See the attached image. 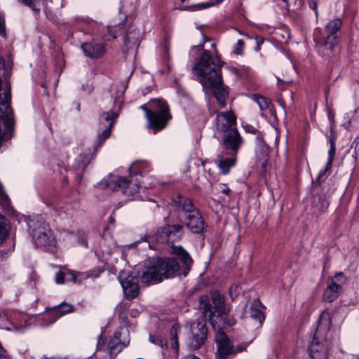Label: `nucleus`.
Returning a JSON list of instances; mask_svg holds the SVG:
<instances>
[{"label":"nucleus","mask_w":359,"mask_h":359,"mask_svg":"<svg viewBox=\"0 0 359 359\" xmlns=\"http://www.w3.org/2000/svg\"><path fill=\"white\" fill-rule=\"evenodd\" d=\"M218 58H214L208 52L203 50L198 60L193 67L203 90H210L215 97L220 107L226 104L229 92L222 82L221 69L217 67Z\"/></svg>","instance_id":"1"},{"label":"nucleus","mask_w":359,"mask_h":359,"mask_svg":"<svg viewBox=\"0 0 359 359\" xmlns=\"http://www.w3.org/2000/svg\"><path fill=\"white\" fill-rule=\"evenodd\" d=\"M179 269V264L175 259L149 257L144 262L142 271L138 272V276L143 283L156 284L164 278L173 277Z\"/></svg>","instance_id":"2"},{"label":"nucleus","mask_w":359,"mask_h":359,"mask_svg":"<svg viewBox=\"0 0 359 359\" xmlns=\"http://www.w3.org/2000/svg\"><path fill=\"white\" fill-rule=\"evenodd\" d=\"M331 325L329 313L326 311L323 312L309 346V355L312 359H329L332 348L330 333Z\"/></svg>","instance_id":"3"},{"label":"nucleus","mask_w":359,"mask_h":359,"mask_svg":"<svg viewBox=\"0 0 359 359\" xmlns=\"http://www.w3.org/2000/svg\"><path fill=\"white\" fill-rule=\"evenodd\" d=\"M149 109L145 105L140 106V109L145 113L147 120V128L151 129L154 134L165 128L170 120L172 114L167 102L161 99L151 100Z\"/></svg>","instance_id":"4"},{"label":"nucleus","mask_w":359,"mask_h":359,"mask_svg":"<svg viewBox=\"0 0 359 359\" xmlns=\"http://www.w3.org/2000/svg\"><path fill=\"white\" fill-rule=\"evenodd\" d=\"M140 182L137 179L130 177H122L114 175H109L97 184L101 189L111 190H120L126 196H132L136 194L140 189Z\"/></svg>","instance_id":"5"},{"label":"nucleus","mask_w":359,"mask_h":359,"mask_svg":"<svg viewBox=\"0 0 359 359\" xmlns=\"http://www.w3.org/2000/svg\"><path fill=\"white\" fill-rule=\"evenodd\" d=\"M10 99L9 92L0 95V140L11 139L13 133V120L8 111Z\"/></svg>","instance_id":"6"},{"label":"nucleus","mask_w":359,"mask_h":359,"mask_svg":"<svg viewBox=\"0 0 359 359\" xmlns=\"http://www.w3.org/2000/svg\"><path fill=\"white\" fill-rule=\"evenodd\" d=\"M212 303L205 304L203 306V313L206 318L210 320L215 316L224 320L229 311L224 306V297L217 292H215L211 295Z\"/></svg>","instance_id":"7"},{"label":"nucleus","mask_w":359,"mask_h":359,"mask_svg":"<svg viewBox=\"0 0 359 359\" xmlns=\"http://www.w3.org/2000/svg\"><path fill=\"white\" fill-rule=\"evenodd\" d=\"M123 100L118 102V111H107L103 113L100 118V126L103 128L102 131L97 136V147H100L104 142L110 136L111 128L114 126L116 119L118 117L121 109Z\"/></svg>","instance_id":"8"},{"label":"nucleus","mask_w":359,"mask_h":359,"mask_svg":"<svg viewBox=\"0 0 359 359\" xmlns=\"http://www.w3.org/2000/svg\"><path fill=\"white\" fill-rule=\"evenodd\" d=\"M346 278L344 273L338 272L334 277H330L327 280V285L325 290L323 299L327 302H332L342 292V287L341 284L346 282Z\"/></svg>","instance_id":"9"},{"label":"nucleus","mask_w":359,"mask_h":359,"mask_svg":"<svg viewBox=\"0 0 359 359\" xmlns=\"http://www.w3.org/2000/svg\"><path fill=\"white\" fill-rule=\"evenodd\" d=\"M26 223L28 233L32 237L34 243H43L44 241L41 240V236L49 227L43 218L39 215L29 217L26 220Z\"/></svg>","instance_id":"10"},{"label":"nucleus","mask_w":359,"mask_h":359,"mask_svg":"<svg viewBox=\"0 0 359 359\" xmlns=\"http://www.w3.org/2000/svg\"><path fill=\"white\" fill-rule=\"evenodd\" d=\"M183 231L184 226L182 224H167L155 234V240L161 243H172L181 238Z\"/></svg>","instance_id":"11"},{"label":"nucleus","mask_w":359,"mask_h":359,"mask_svg":"<svg viewBox=\"0 0 359 359\" xmlns=\"http://www.w3.org/2000/svg\"><path fill=\"white\" fill-rule=\"evenodd\" d=\"M129 332L126 327H120L110 339L108 349L110 359H114L116 355L121 351L123 347L129 344Z\"/></svg>","instance_id":"12"},{"label":"nucleus","mask_w":359,"mask_h":359,"mask_svg":"<svg viewBox=\"0 0 359 359\" xmlns=\"http://www.w3.org/2000/svg\"><path fill=\"white\" fill-rule=\"evenodd\" d=\"M190 330L191 337L189 339V346L193 350L198 349L207 339L208 328L205 323L201 320L191 323Z\"/></svg>","instance_id":"13"},{"label":"nucleus","mask_w":359,"mask_h":359,"mask_svg":"<svg viewBox=\"0 0 359 359\" xmlns=\"http://www.w3.org/2000/svg\"><path fill=\"white\" fill-rule=\"evenodd\" d=\"M236 119L232 111L217 112L214 121L216 131L222 134L237 128Z\"/></svg>","instance_id":"14"},{"label":"nucleus","mask_w":359,"mask_h":359,"mask_svg":"<svg viewBox=\"0 0 359 359\" xmlns=\"http://www.w3.org/2000/svg\"><path fill=\"white\" fill-rule=\"evenodd\" d=\"M124 294L128 299H133L139 294V278L137 276L129 274L127 271H121L118 276Z\"/></svg>","instance_id":"15"},{"label":"nucleus","mask_w":359,"mask_h":359,"mask_svg":"<svg viewBox=\"0 0 359 359\" xmlns=\"http://www.w3.org/2000/svg\"><path fill=\"white\" fill-rule=\"evenodd\" d=\"M215 341L217 346L216 358L227 359L229 355L234 353L233 345L223 331L219 330L216 333Z\"/></svg>","instance_id":"16"},{"label":"nucleus","mask_w":359,"mask_h":359,"mask_svg":"<svg viewBox=\"0 0 359 359\" xmlns=\"http://www.w3.org/2000/svg\"><path fill=\"white\" fill-rule=\"evenodd\" d=\"M342 26V20L339 18H336L328 22L325 26L326 39L323 43L324 46L328 49H332L338 43V34Z\"/></svg>","instance_id":"17"},{"label":"nucleus","mask_w":359,"mask_h":359,"mask_svg":"<svg viewBox=\"0 0 359 359\" xmlns=\"http://www.w3.org/2000/svg\"><path fill=\"white\" fill-rule=\"evenodd\" d=\"M221 135H222V143L225 149L231 150L236 154L244 142L237 128Z\"/></svg>","instance_id":"18"},{"label":"nucleus","mask_w":359,"mask_h":359,"mask_svg":"<svg viewBox=\"0 0 359 359\" xmlns=\"http://www.w3.org/2000/svg\"><path fill=\"white\" fill-rule=\"evenodd\" d=\"M172 202L174 209L177 212L180 219L198 210L193 205L191 199L183 196L177 195L173 198Z\"/></svg>","instance_id":"19"},{"label":"nucleus","mask_w":359,"mask_h":359,"mask_svg":"<svg viewBox=\"0 0 359 359\" xmlns=\"http://www.w3.org/2000/svg\"><path fill=\"white\" fill-rule=\"evenodd\" d=\"M180 220L194 233H200L204 229V222L198 210Z\"/></svg>","instance_id":"20"},{"label":"nucleus","mask_w":359,"mask_h":359,"mask_svg":"<svg viewBox=\"0 0 359 359\" xmlns=\"http://www.w3.org/2000/svg\"><path fill=\"white\" fill-rule=\"evenodd\" d=\"M84 54L90 58L101 57L105 53V45L103 43L90 41L81 45Z\"/></svg>","instance_id":"21"},{"label":"nucleus","mask_w":359,"mask_h":359,"mask_svg":"<svg viewBox=\"0 0 359 359\" xmlns=\"http://www.w3.org/2000/svg\"><path fill=\"white\" fill-rule=\"evenodd\" d=\"M257 144L258 148L256 151V163L257 165L264 168L269 160V147L263 140L259 137H257Z\"/></svg>","instance_id":"22"},{"label":"nucleus","mask_w":359,"mask_h":359,"mask_svg":"<svg viewBox=\"0 0 359 359\" xmlns=\"http://www.w3.org/2000/svg\"><path fill=\"white\" fill-rule=\"evenodd\" d=\"M41 240L44 241V243L41 244H34L36 247L41 248L44 250L53 251L56 246V239L50 227L41 234Z\"/></svg>","instance_id":"23"},{"label":"nucleus","mask_w":359,"mask_h":359,"mask_svg":"<svg viewBox=\"0 0 359 359\" xmlns=\"http://www.w3.org/2000/svg\"><path fill=\"white\" fill-rule=\"evenodd\" d=\"M129 170L130 177L143 176L151 170V165L147 161H137L131 165Z\"/></svg>","instance_id":"24"},{"label":"nucleus","mask_w":359,"mask_h":359,"mask_svg":"<svg viewBox=\"0 0 359 359\" xmlns=\"http://www.w3.org/2000/svg\"><path fill=\"white\" fill-rule=\"evenodd\" d=\"M262 308L263 305L259 302V300L255 299L252 303L250 311V316L252 319L257 320L259 324H261L264 320V315L262 310Z\"/></svg>","instance_id":"25"},{"label":"nucleus","mask_w":359,"mask_h":359,"mask_svg":"<svg viewBox=\"0 0 359 359\" xmlns=\"http://www.w3.org/2000/svg\"><path fill=\"white\" fill-rule=\"evenodd\" d=\"M76 278V276L73 271L60 270L56 273L55 280L57 284H64L67 282H74Z\"/></svg>","instance_id":"26"},{"label":"nucleus","mask_w":359,"mask_h":359,"mask_svg":"<svg viewBox=\"0 0 359 359\" xmlns=\"http://www.w3.org/2000/svg\"><path fill=\"white\" fill-rule=\"evenodd\" d=\"M175 252L177 254L182 263L184 264L185 270H187V271L184 272V276H186L187 271L190 269L192 264V259L190 255L181 247L177 248Z\"/></svg>","instance_id":"27"},{"label":"nucleus","mask_w":359,"mask_h":359,"mask_svg":"<svg viewBox=\"0 0 359 359\" xmlns=\"http://www.w3.org/2000/svg\"><path fill=\"white\" fill-rule=\"evenodd\" d=\"M90 160L88 155H79L76 160L75 170L76 175L79 177L85 170Z\"/></svg>","instance_id":"28"},{"label":"nucleus","mask_w":359,"mask_h":359,"mask_svg":"<svg viewBox=\"0 0 359 359\" xmlns=\"http://www.w3.org/2000/svg\"><path fill=\"white\" fill-rule=\"evenodd\" d=\"M11 225L9 221L0 214V243H3L8 236Z\"/></svg>","instance_id":"29"},{"label":"nucleus","mask_w":359,"mask_h":359,"mask_svg":"<svg viewBox=\"0 0 359 359\" xmlns=\"http://www.w3.org/2000/svg\"><path fill=\"white\" fill-rule=\"evenodd\" d=\"M313 203V207L320 212H325L329 206L328 201L323 195L314 196Z\"/></svg>","instance_id":"30"},{"label":"nucleus","mask_w":359,"mask_h":359,"mask_svg":"<svg viewBox=\"0 0 359 359\" xmlns=\"http://www.w3.org/2000/svg\"><path fill=\"white\" fill-rule=\"evenodd\" d=\"M252 100L258 104L259 109L262 111L270 109L271 102L267 97L256 94L252 95Z\"/></svg>","instance_id":"31"},{"label":"nucleus","mask_w":359,"mask_h":359,"mask_svg":"<svg viewBox=\"0 0 359 359\" xmlns=\"http://www.w3.org/2000/svg\"><path fill=\"white\" fill-rule=\"evenodd\" d=\"M180 330V325L177 323H175L172 325L170 331L171 346L177 353L178 352L179 348L177 334Z\"/></svg>","instance_id":"32"},{"label":"nucleus","mask_w":359,"mask_h":359,"mask_svg":"<svg viewBox=\"0 0 359 359\" xmlns=\"http://www.w3.org/2000/svg\"><path fill=\"white\" fill-rule=\"evenodd\" d=\"M72 311L73 306L72 305L62 302L58 306L53 309V313L57 318H59Z\"/></svg>","instance_id":"33"},{"label":"nucleus","mask_w":359,"mask_h":359,"mask_svg":"<svg viewBox=\"0 0 359 359\" xmlns=\"http://www.w3.org/2000/svg\"><path fill=\"white\" fill-rule=\"evenodd\" d=\"M235 163L236 158H227L221 160L218 163V167L223 174H227L229 171L230 168L233 167L235 165Z\"/></svg>","instance_id":"34"},{"label":"nucleus","mask_w":359,"mask_h":359,"mask_svg":"<svg viewBox=\"0 0 359 359\" xmlns=\"http://www.w3.org/2000/svg\"><path fill=\"white\" fill-rule=\"evenodd\" d=\"M21 4L29 7L36 15L40 13V8L38 7L39 5V0H18Z\"/></svg>","instance_id":"35"},{"label":"nucleus","mask_w":359,"mask_h":359,"mask_svg":"<svg viewBox=\"0 0 359 359\" xmlns=\"http://www.w3.org/2000/svg\"><path fill=\"white\" fill-rule=\"evenodd\" d=\"M0 204L3 208L6 209L9 207L10 200L6 194L3 185L0 183Z\"/></svg>","instance_id":"36"},{"label":"nucleus","mask_w":359,"mask_h":359,"mask_svg":"<svg viewBox=\"0 0 359 359\" xmlns=\"http://www.w3.org/2000/svg\"><path fill=\"white\" fill-rule=\"evenodd\" d=\"M149 340L150 342L163 348L167 346V341L165 338L158 335H149Z\"/></svg>","instance_id":"37"},{"label":"nucleus","mask_w":359,"mask_h":359,"mask_svg":"<svg viewBox=\"0 0 359 359\" xmlns=\"http://www.w3.org/2000/svg\"><path fill=\"white\" fill-rule=\"evenodd\" d=\"M349 126L359 128V107L355 109L348 121Z\"/></svg>","instance_id":"38"},{"label":"nucleus","mask_w":359,"mask_h":359,"mask_svg":"<svg viewBox=\"0 0 359 359\" xmlns=\"http://www.w3.org/2000/svg\"><path fill=\"white\" fill-rule=\"evenodd\" d=\"M336 147L335 146L330 145V149L328 151V159L327 161V168H331L334 154H335Z\"/></svg>","instance_id":"39"},{"label":"nucleus","mask_w":359,"mask_h":359,"mask_svg":"<svg viewBox=\"0 0 359 359\" xmlns=\"http://www.w3.org/2000/svg\"><path fill=\"white\" fill-rule=\"evenodd\" d=\"M212 5H214V4H209V3H207V4H197V5H194V6H192L191 7H190L189 8H187V7H184V8H180V9L181 10L196 11V10H201V9H205V8H209V7L212 6Z\"/></svg>","instance_id":"40"},{"label":"nucleus","mask_w":359,"mask_h":359,"mask_svg":"<svg viewBox=\"0 0 359 359\" xmlns=\"http://www.w3.org/2000/svg\"><path fill=\"white\" fill-rule=\"evenodd\" d=\"M244 48V41L241 39H238L235 46L233 53L236 55H243Z\"/></svg>","instance_id":"41"},{"label":"nucleus","mask_w":359,"mask_h":359,"mask_svg":"<svg viewBox=\"0 0 359 359\" xmlns=\"http://www.w3.org/2000/svg\"><path fill=\"white\" fill-rule=\"evenodd\" d=\"M137 37H138V32H128L126 34V36L124 39L125 43L127 44V43L133 42V41H135L137 39Z\"/></svg>","instance_id":"42"},{"label":"nucleus","mask_w":359,"mask_h":359,"mask_svg":"<svg viewBox=\"0 0 359 359\" xmlns=\"http://www.w3.org/2000/svg\"><path fill=\"white\" fill-rule=\"evenodd\" d=\"M0 320H1V325L4 327L7 330H10L11 328L8 327L9 325H12L10 320L6 317V314L4 313L3 314H0Z\"/></svg>","instance_id":"43"},{"label":"nucleus","mask_w":359,"mask_h":359,"mask_svg":"<svg viewBox=\"0 0 359 359\" xmlns=\"http://www.w3.org/2000/svg\"><path fill=\"white\" fill-rule=\"evenodd\" d=\"M328 170H330V168H327L326 165L325 169L320 170L316 178V181H318L319 182L324 181L327 177L326 172Z\"/></svg>","instance_id":"44"},{"label":"nucleus","mask_w":359,"mask_h":359,"mask_svg":"<svg viewBox=\"0 0 359 359\" xmlns=\"http://www.w3.org/2000/svg\"><path fill=\"white\" fill-rule=\"evenodd\" d=\"M327 138H328V142L330 143V145L335 146L337 137L334 135L332 127L330 128V135H327Z\"/></svg>","instance_id":"45"},{"label":"nucleus","mask_w":359,"mask_h":359,"mask_svg":"<svg viewBox=\"0 0 359 359\" xmlns=\"http://www.w3.org/2000/svg\"><path fill=\"white\" fill-rule=\"evenodd\" d=\"M238 286L236 285H233L229 287V295L232 299L236 298L238 294Z\"/></svg>","instance_id":"46"},{"label":"nucleus","mask_w":359,"mask_h":359,"mask_svg":"<svg viewBox=\"0 0 359 359\" xmlns=\"http://www.w3.org/2000/svg\"><path fill=\"white\" fill-rule=\"evenodd\" d=\"M309 7L315 11L316 15L317 16L318 15V12L317 11V3L315 0H309Z\"/></svg>","instance_id":"47"},{"label":"nucleus","mask_w":359,"mask_h":359,"mask_svg":"<svg viewBox=\"0 0 359 359\" xmlns=\"http://www.w3.org/2000/svg\"><path fill=\"white\" fill-rule=\"evenodd\" d=\"M245 129L247 132L251 133L252 134H255L257 132V130L250 125H247L245 127Z\"/></svg>","instance_id":"48"},{"label":"nucleus","mask_w":359,"mask_h":359,"mask_svg":"<svg viewBox=\"0 0 359 359\" xmlns=\"http://www.w3.org/2000/svg\"><path fill=\"white\" fill-rule=\"evenodd\" d=\"M123 32V29L122 27H119L117 30L115 31L114 33L110 32L112 35L113 38H116L118 35L121 34Z\"/></svg>","instance_id":"49"},{"label":"nucleus","mask_w":359,"mask_h":359,"mask_svg":"<svg viewBox=\"0 0 359 359\" xmlns=\"http://www.w3.org/2000/svg\"><path fill=\"white\" fill-rule=\"evenodd\" d=\"M184 359H200L199 358H198L197 356L196 355H187L186 357H184Z\"/></svg>","instance_id":"50"},{"label":"nucleus","mask_w":359,"mask_h":359,"mask_svg":"<svg viewBox=\"0 0 359 359\" xmlns=\"http://www.w3.org/2000/svg\"><path fill=\"white\" fill-rule=\"evenodd\" d=\"M256 41L258 46H260L264 43V39L262 38H257Z\"/></svg>","instance_id":"51"},{"label":"nucleus","mask_w":359,"mask_h":359,"mask_svg":"<svg viewBox=\"0 0 359 359\" xmlns=\"http://www.w3.org/2000/svg\"><path fill=\"white\" fill-rule=\"evenodd\" d=\"M230 189L229 187H224L222 189V192L225 194H228L229 192H230Z\"/></svg>","instance_id":"52"},{"label":"nucleus","mask_w":359,"mask_h":359,"mask_svg":"<svg viewBox=\"0 0 359 359\" xmlns=\"http://www.w3.org/2000/svg\"><path fill=\"white\" fill-rule=\"evenodd\" d=\"M101 339H102V336H100V339H99V341H98V344H97V347H98L99 346H100V349H101V348H102V345H101V344H100V341H101Z\"/></svg>","instance_id":"53"},{"label":"nucleus","mask_w":359,"mask_h":359,"mask_svg":"<svg viewBox=\"0 0 359 359\" xmlns=\"http://www.w3.org/2000/svg\"><path fill=\"white\" fill-rule=\"evenodd\" d=\"M109 221H110V222L114 223L115 219H114V218L112 216H110L109 217Z\"/></svg>","instance_id":"54"},{"label":"nucleus","mask_w":359,"mask_h":359,"mask_svg":"<svg viewBox=\"0 0 359 359\" xmlns=\"http://www.w3.org/2000/svg\"><path fill=\"white\" fill-rule=\"evenodd\" d=\"M243 351V348H242L241 347H240V346H238V348H237V352H241V351ZM234 353H235V351H234Z\"/></svg>","instance_id":"55"},{"label":"nucleus","mask_w":359,"mask_h":359,"mask_svg":"<svg viewBox=\"0 0 359 359\" xmlns=\"http://www.w3.org/2000/svg\"><path fill=\"white\" fill-rule=\"evenodd\" d=\"M0 359H9L8 358V356L6 355H1V357H0Z\"/></svg>","instance_id":"56"},{"label":"nucleus","mask_w":359,"mask_h":359,"mask_svg":"<svg viewBox=\"0 0 359 359\" xmlns=\"http://www.w3.org/2000/svg\"><path fill=\"white\" fill-rule=\"evenodd\" d=\"M259 49H260V46H258V45L257 44L256 47L255 48V50L256 51H258V50H259Z\"/></svg>","instance_id":"57"},{"label":"nucleus","mask_w":359,"mask_h":359,"mask_svg":"<svg viewBox=\"0 0 359 359\" xmlns=\"http://www.w3.org/2000/svg\"><path fill=\"white\" fill-rule=\"evenodd\" d=\"M66 279H71V276H70V275H68V276L66 277Z\"/></svg>","instance_id":"58"},{"label":"nucleus","mask_w":359,"mask_h":359,"mask_svg":"<svg viewBox=\"0 0 359 359\" xmlns=\"http://www.w3.org/2000/svg\"><path fill=\"white\" fill-rule=\"evenodd\" d=\"M199 48H203V46H198Z\"/></svg>","instance_id":"59"},{"label":"nucleus","mask_w":359,"mask_h":359,"mask_svg":"<svg viewBox=\"0 0 359 359\" xmlns=\"http://www.w3.org/2000/svg\"><path fill=\"white\" fill-rule=\"evenodd\" d=\"M182 2H184L186 0H180Z\"/></svg>","instance_id":"60"},{"label":"nucleus","mask_w":359,"mask_h":359,"mask_svg":"<svg viewBox=\"0 0 359 359\" xmlns=\"http://www.w3.org/2000/svg\"><path fill=\"white\" fill-rule=\"evenodd\" d=\"M358 359H359V355L357 356Z\"/></svg>","instance_id":"61"},{"label":"nucleus","mask_w":359,"mask_h":359,"mask_svg":"<svg viewBox=\"0 0 359 359\" xmlns=\"http://www.w3.org/2000/svg\"><path fill=\"white\" fill-rule=\"evenodd\" d=\"M283 1H286L287 0H283Z\"/></svg>","instance_id":"62"}]
</instances>
